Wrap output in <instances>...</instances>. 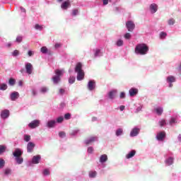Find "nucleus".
I'll list each match as a JSON object with an SVG mask.
<instances>
[{
	"label": "nucleus",
	"instance_id": "obj_18",
	"mask_svg": "<svg viewBox=\"0 0 181 181\" xmlns=\"http://www.w3.org/2000/svg\"><path fill=\"white\" fill-rule=\"evenodd\" d=\"M135 153H136V151L135 150H132L131 152L127 154V159H131V158H134V156H135Z\"/></svg>",
	"mask_w": 181,
	"mask_h": 181
},
{
	"label": "nucleus",
	"instance_id": "obj_5",
	"mask_svg": "<svg viewBox=\"0 0 181 181\" xmlns=\"http://www.w3.org/2000/svg\"><path fill=\"white\" fill-rule=\"evenodd\" d=\"M40 125V121L35 119L31 122L29 124L28 127L29 128H31V129H35V128H37Z\"/></svg>",
	"mask_w": 181,
	"mask_h": 181
},
{
	"label": "nucleus",
	"instance_id": "obj_46",
	"mask_svg": "<svg viewBox=\"0 0 181 181\" xmlns=\"http://www.w3.org/2000/svg\"><path fill=\"white\" fill-rule=\"evenodd\" d=\"M78 14V9H74L72 11V15L73 16H76V15Z\"/></svg>",
	"mask_w": 181,
	"mask_h": 181
},
{
	"label": "nucleus",
	"instance_id": "obj_17",
	"mask_svg": "<svg viewBox=\"0 0 181 181\" xmlns=\"http://www.w3.org/2000/svg\"><path fill=\"white\" fill-rule=\"evenodd\" d=\"M138 134H139V129L134 128L130 132V136H136V135H138Z\"/></svg>",
	"mask_w": 181,
	"mask_h": 181
},
{
	"label": "nucleus",
	"instance_id": "obj_50",
	"mask_svg": "<svg viewBox=\"0 0 181 181\" xmlns=\"http://www.w3.org/2000/svg\"><path fill=\"white\" fill-rule=\"evenodd\" d=\"M64 118H65L66 119H70V118H71V115L70 113H66V114H65V115H64Z\"/></svg>",
	"mask_w": 181,
	"mask_h": 181
},
{
	"label": "nucleus",
	"instance_id": "obj_37",
	"mask_svg": "<svg viewBox=\"0 0 181 181\" xmlns=\"http://www.w3.org/2000/svg\"><path fill=\"white\" fill-rule=\"evenodd\" d=\"M6 147L5 146L1 145L0 146V155H1V153H4V152H5V151H6Z\"/></svg>",
	"mask_w": 181,
	"mask_h": 181
},
{
	"label": "nucleus",
	"instance_id": "obj_32",
	"mask_svg": "<svg viewBox=\"0 0 181 181\" xmlns=\"http://www.w3.org/2000/svg\"><path fill=\"white\" fill-rule=\"evenodd\" d=\"M4 166H5V160L0 158V169L4 168Z\"/></svg>",
	"mask_w": 181,
	"mask_h": 181
},
{
	"label": "nucleus",
	"instance_id": "obj_45",
	"mask_svg": "<svg viewBox=\"0 0 181 181\" xmlns=\"http://www.w3.org/2000/svg\"><path fill=\"white\" fill-rule=\"evenodd\" d=\"M173 124H176V119L175 117H172L170 120V124L173 125Z\"/></svg>",
	"mask_w": 181,
	"mask_h": 181
},
{
	"label": "nucleus",
	"instance_id": "obj_34",
	"mask_svg": "<svg viewBox=\"0 0 181 181\" xmlns=\"http://www.w3.org/2000/svg\"><path fill=\"white\" fill-rule=\"evenodd\" d=\"M50 175V170L49 169H45L43 171V175L44 176H49Z\"/></svg>",
	"mask_w": 181,
	"mask_h": 181
},
{
	"label": "nucleus",
	"instance_id": "obj_27",
	"mask_svg": "<svg viewBox=\"0 0 181 181\" xmlns=\"http://www.w3.org/2000/svg\"><path fill=\"white\" fill-rule=\"evenodd\" d=\"M97 176V171H90L89 172V177H95Z\"/></svg>",
	"mask_w": 181,
	"mask_h": 181
},
{
	"label": "nucleus",
	"instance_id": "obj_47",
	"mask_svg": "<svg viewBox=\"0 0 181 181\" xmlns=\"http://www.w3.org/2000/svg\"><path fill=\"white\" fill-rule=\"evenodd\" d=\"M100 52H101V50H100V49H95V54H94L95 57H98L100 55Z\"/></svg>",
	"mask_w": 181,
	"mask_h": 181
},
{
	"label": "nucleus",
	"instance_id": "obj_2",
	"mask_svg": "<svg viewBox=\"0 0 181 181\" xmlns=\"http://www.w3.org/2000/svg\"><path fill=\"white\" fill-rule=\"evenodd\" d=\"M75 73H77L76 78L78 81H81L84 80V71H83V64L81 62H78L75 67Z\"/></svg>",
	"mask_w": 181,
	"mask_h": 181
},
{
	"label": "nucleus",
	"instance_id": "obj_23",
	"mask_svg": "<svg viewBox=\"0 0 181 181\" xmlns=\"http://www.w3.org/2000/svg\"><path fill=\"white\" fill-rule=\"evenodd\" d=\"M155 111L158 115H160L163 112V107H157L155 109Z\"/></svg>",
	"mask_w": 181,
	"mask_h": 181
},
{
	"label": "nucleus",
	"instance_id": "obj_36",
	"mask_svg": "<svg viewBox=\"0 0 181 181\" xmlns=\"http://www.w3.org/2000/svg\"><path fill=\"white\" fill-rule=\"evenodd\" d=\"M122 129H118L117 131H116V136H119V135H122Z\"/></svg>",
	"mask_w": 181,
	"mask_h": 181
},
{
	"label": "nucleus",
	"instance_id": "obj_9",
	"mask_svg": "<svg viewBox=\"0 0 181 181\" xmlns=\"http://www.w3.org/2000/svg\"><path fill=\"white\" fill-rule=\"evenodd\" d=\"M166 137V133L165 132H160L157 134L156 139L158 141H163V139Z\"/></svg>",
	"mask_w": 181,
	"mask_h": 181
},
{
	"label": "nucleus",
	"instance_id": "obj_1",
	"mask_svg": "<svg viewBox=\"0 0 181 181\" xmlns=\"http://www.w3.org/2000/svg\"><path fill=\"white\" fill-rule=\"evenodd\" d=\"M134 52L136 54H141V56H144L149 52V47L144 43L138 44L135 47Z\"/></svg>",
	"mask_w": 181,
	"mask_h": 181
},
{
	"label": "nucleus",
	"instance_id": "obj_25",
	"mask_svg": "<svg viewBox=\"0 0 181 181\" xmlns=\"http://www.w3.org/2000/svg\"><path fill=\"white\" fill-rule=\"evenodd\" d=\"M15 160L18 165H21L23 162V158L20 157H15Z\"/></svg>",
	"mask_w": 181,
	"mask_h": 181
},
{
	"label": "nucleus",
	"instance_id": "obj_31",
	"mask_svg": "<svg viewBox=\"0 0 181 181\" xmlns=\"http://www.w3.org/2000/svg\"><path fill=\"white\" fill-rule=\"evenodd\" d=\"M47 47H42L40 49V52L41 53H43L44 54H46V53H47Z\"/></svg>",
	"mask_w": 181,
	"mask_h": 181
},
{
	"label": "nucleus",
	"instance_id": "obj_3",
	"mask_svg": "<svg viewBox=\"0 0 181 181\" xmlns=\"http://www.w3.org/2000/svg\"><path fill=\"white\" fill-rule=\"evenodd\" d=\"M55 76L52 78V81L54 84H58L60 81V77L63 76V71L60 69L55 70Z\"/></svg>",
	"mask_w": 181,
	"mask_h": 181
},
{
	"label": "nucleus",
	"instance_id": "obj_58",
	"mask_svg": "<svg viewBox=\"0 0 181 181\" xmlns=\"http://www.w3.org/2000/svg\"><path fill=\"white\" fill-rule=\"evenodd\" d=\"M31 93L32 95H36V90L35 89H32Z\"/></svg>",
	"mask_w": 181,
	"mask_h": 181
},
{
	"label": "nucleus",
	"instance_id": "obj_54",
	"mask_svg": "<svg viewBox=\"0 0 181 181\" xmlns=\"http://www.w3.org/2000/svg\"><path fill=\"white\" fill-rule=\"evenodd\" d=\"M28 54L30 57H32V56H33V54H35V52H33V51H32V50H30V51H28Z\"/></svg>",
	"mask_w": 181,
	"mask_h": 181
},
{
	"label": "nucleus",
	"instance_id": "obj_26",
	"mask_svg": "<svg viewBox=\"0 0 181 181\" xmlns=\"http://www.w3.org/2000/svg\"><path fill=\"white\" fill-rule=\"evenodd\" d=\"M8 88V85H6V83H1L0 85V90H1L2 91H5V90H6Z\"/></svg>",
	"mask_w": 181,
	"mask_h": 181
},
{
	"label": "nucleus",
	"instance_id": "obj_49",
	"mask_svg": "<svg viewBox=\"0 0 181 181\" xmlns=\"http://www.w3.org/2000/svg\"><path fill=\"white\" fill-rule=\"evenodd\" d=\"M175 19H173V18H171V19H170V20H168V25H175Z\"/></svg>",
	"mask_w": 181,
	"mask_h": 181
},
{
	"label": "nucleus",
	"instance_id": "obj_53",
	"mask_svg": "<svg viewBox=\"0 0 181 181\" xmlns=\"http://www.w3.org/2000/svg\"><path fill=\"white\" fill-rule=\"evenodd\" d=\"M4 173H5V175H9V174L11 173V169L6 168V169L4 170Z\"/></svg>",
	"mask_w": 181,
	"mask_h": 181
},
{
	"label": "nucleus",
	"instance_id": "obj_35",
	"mask_svg": "<svg viewBox=\"0 0 181 181\" xmlns=\"http://www.w3.org/2000/svg\"><path fill=\"white\" fill-rule=\"evenodd\" d=\"M15 83H16L15 79H13V78H11L9 79V81H8V84H9L10 86H15Z\"/></svg>",
	"mask_w": 181,
	"mask_h": 181
},
{
	"label": "nucleus",
	"instance_id": "obj_64",
	"mask_svg": "<svg viewBox=\"0 0 181 181\" xmlns=\"http://www.w3.org/2000/svg\"><path fill=\"white\" fill-rule=\"evenodd\" d=\"M180 70H181V64H180Z\"/></svg>",
	"mask_w": 181,
	"mask_h": 181
},
{
	"label": "nucleus",
	"instance_id": "obj_19",
	"mask_svg": "<svg viewBox=\"0 0 181 181\" xmlns=\"http://www.w3.org/2000/svg\"><path fill=\"white\" fill-rule=\"evenodd\" d=\"M107 160H108V157L107 156L106 154L100 156V162L101 163H104L105 162H107Z\"/></svg>",
	"mask_w": 181,
	"mask_h": 181
},
{
	"label": "nucleus",
	"instance_id": "obj_6",
	"mask_svg": "<svg viewBox=\"0 0 181 181\" xmlns=\"http://www.w3.org/2000/svg\"><path fill=\"white\" fill-rule=\"evenodd\" d=\"M25 70L27 74H32V71H33V66L30 63H27L25 64Z\"/></svg>",
	"mask_w": 181,
	"mask_h": 181
},
{
	"label": "nucleus",
	"instance_id": "obj_10",
	"mask_svg": "<svg viewBox=\"0 0 181 181\" xmlns=\"http://www.w3.org/2000/svg\"><path fill=\"white\" fill-rule=\"evenodd\" d=\"M10 98L11 101H16L19 98V93L13 92L10 95Z\"/></svg>",
	"mask_w": 181,
	"mask_h": 181
},
{
	"label": "nucleus",
	"instance_id": "obj_60",
	"mask_svg": "<svg viewBox=\"0 0 181 181\" xmlns=\"http://www.w3.org/2000/svg\"><path fill=\"white\" fill-rule=\"evenodd\" d=\"M20 9H21V11H22L23 12L26 13V9H25V8H23V7H20Z\"/></svg>",
	"mask_w": 181,
	"mask_h": 181
},
{
	"label": "nucleus",
	"instance_id": "obj_8",
	"mask_svg": "<svg viewBox=\"0 0 181 181\" xmlns=\"http://www.w3.org/2000/svg\"><path fill=\"white\" fill-rule=\"evenodd\" d=\"M98 139V138L97 136H92L89 139H87L85 141V144L86 145H90V144H93V142H95V141H97Z\"/></svg>",
	"mask_w": 181,
	"mask_h": 181
},
{
	"label": "nucleus",
	"instance_id": "obj_7",
	"mask_svg": "<svg viewBox=\"0 0 181 181\" xmlns=\"http://www.w3.org/2000/svg\"><path fill=\"white\" fill-rule=\"evenodd\" d=\"M35 146V143L30 141L28 142V145H27V152H28L29 153L33 152V149Z\"/></svg>",
	"mask_w": 181,
	"mask_h": 181
},
{
	"label": "nucleus",
	"instance_id": "obj_48",
	"mask_svg": "<svg viewBox=\"0 0 181 181\" xmlns=\"http://www.w3.org/2000/svg\"><path fill=\"white\" fill-rule=\"evenodd\" d=\"M124 39H127V40L131 39V33H126L124 35Z\"/></svg>",
	"mask_w": 181,
	"mask_h": 181
},
{
	"label": "nucleus",
	"instance_id": "obj_12",
	"mask_svg": "<svg viewBox=\"0 0 181 181\" xmlns=\"http://www.w3.org/2000/svg\"><path fill=\"white\" fill-rule=\"evenodd\" d=\"M88 88L90 91H93L95 88V81H90L88 84Z\"/></svg>",
	"mask_w": 181,
	"mask_h": 181
},
{
	"label": "nucleus",
	"instance_id": "obj_33",
	"mask_svg": "<svg viewBox=\"0 0 181 181\" xmlns=\"http://www.w3.org/2000/svg\"><path fill=\"white\" fill-rule=\"evenodd\" d=\"M76 81V77L74 76H71L69 79V84H73Z\"/></svg>",
	"mask_w": 181,
	"mask_h": 181
},
{
	"label": "nucleus",
	"instance_id": "obj_59",
	"mask_svg": "<svg viewBox=\"0 0 181 181\" xmlns=\"http://www.w3.org/2000/svg\"><path fill=\"white\" fill-rule=\"evenodd\" d=\"M103 5H108V0H103Z\"/></svg>",
	"mask_w": 181,
	"mask_h": 181
},
{
	"label": "nucleus",
	"instance_id": "obj_16",
	"mask_svg": "<svg viewBox=\"0 0 181 181\" xmlns=\"http://www.w3.org/2000/svg\"><path fill=\"white\" fill-rule=\"evenodd\" d=\"M108 95H109V98H110V100H114V98H115V97H117V90H114L109 92Z\"/></svg>",
	"mask_w": 181,
	"mask_h": 181
},
{
	"label": "nucleus",
	"instance_id": "obj_51",
	"mask_svg": "<svg viewBox=\"0 0 181 181\" xmlns=\"http://www.w3.org/2000/svg\"><path fill=\"white\" fill-rule=\"evenodd\" d=\"M93 151H94V148L93 147L88 148V153H93Z\"/></svg>",
	"mask_w": 181,
	"mask_h": 181
},
{
	"label": "nucleus",
	"instance_id": "obj_63",
	"mask_svg": "<svg viewBox=\"0 0 181 181\" xmlns=\"http://www.w3.org/2000/svg\"><path fill=\"white\" fill-rule=\"evenodd\" d=\"M66 104L64 103H61V107H65Z\"/></svg>",
	"mask_w": 181,
	"mask_h": 181
},
{
	"label": "nucleus",
	"instance_id": "obj_55",
	"mask_svg": "<svg viewBox=\"0 0 181 181\" xmlns=\"http://www.w3.org/2000/svg\"><path fill=\"white\" fill-rule=\"evenodd\" d=\"M55 49H59V47H62V44L56 43L54 45Z\"/></svg>",
	"mask_w": 181,
	"mask_h": 181
},
{
	"label": "nucleus",
	"instance_id": "obj_11",
	"mask_svg": "<svg viewBox=\"0 0 181 181\" xmlns=\"http://www.w3.org/2000/svg\"><path fill=\"white\" fill-rule=\"evenodd\" d=\"M1 117L2 119H6V118H8V117H9V110H4L1 111Z\"/></svg>",
	"mask_w": 181,
	"mask_h": 181
},
{
	"label": "nucleus",
	"instance_id": "obj_20",
	"mask_svg": "<svg viewBox=\"0 0 181 181\" xmlns=\"http://www.w3.org/2000/svg\"><path fill=\"white\" fill-rule=\"evenodd\" d=\"M69 6H70V1H69L63 2L61 5L62 9H67Z\"/></svg>",
	"mask_w": 181,
	"mask_h": 181
},
{
	"label": "nucleus",
	"instance_id": "obj_24",
	"mask_svg": "<svg viewBox=\"0 0 181 181\" xmlns=\"http://www.w3.org/2000/svg\"><path fill=\"white\" fill-rule=\"evenodd\" d=\"M165 163L170 166V165L173 164V158L170 157L168 160H165Z\"/></svg>",
	"mask_w": 181,
	"mask_h": 181
},
{
	"label": "nucleus",
	"instance_id": "obj_30",
	"mask_svg": "<svg viewBox=\"0 0 181 181\" xmlns=\"http://www.w3.org/2000/svg\"><path fill=\"white\" fill-rule=\"evenodd\" d=\"M24 141L25 142H29V141H30V135H29V134H24Z\"/></svg>",
	"mask_w": 181,
	"mask_h": 181
},
{
	"label": "nucleus",
	"instance_id": "obj_56",
	"mask_svg": "<svg viewBox=\"0 0 181 181\" xmlns=\"http://www.w3.org/2000/svg\"><path fill=\"white\" fill-rule=\"evenodd\" d=\"M120 98H125V93L124 92L120 93Z\"/></svg>",
	"mask_w": 181,
	"mask_h": 181
},
{
	"label": "nucleus",
	"instance_id": "obj_57",
	"mask_svg": "<svg viewBox=\"0 0 181 181\" xmlns=\"http://www.w3.org/2000/svg\"><path fill=\"white\" fill-rule=\"evenodd\" d=\"M18 86H19L20 87H22V86H23V81H18Z\"/></svg>",
	"mask_w": 181,
	"mask_h": 181
},
{
	"label": "nucleus",
	"instance_id": "obj_21",
	"mask_svg": "<svg viewBox=\"0 0 181 181\" xmlns=\"http://www.w3.org/2000/svg\"><path fill=\"white\" fill-rule=\"evenodd\" d=\"M56 125V120H50L47 122V127L48 128H53Z\"/></svg>",
	"mask_w": 181,
	"mask_h": 181
},
{
	"label": "nucleus",
	"instance_id": "obj_13",
	"mask_svg": "<svg viewBox=\"0 0 181 181\" xmlns=\"http://www.w3.org/2000/svg\"><path fill=\"white\" fill-rule=\"evenodd\" d=\"M150 11L151 13H156L158 11V5L156 4H152L150 5Z\"/></svg>",
	"mask_w": 181,
	"mask_h": 181
},
{
	"label": "nucleus",
	"instance_id": "obj_42",
	"mask_svg": "<svg viewBox=\"0 0 181 181\" xmlns=\"http://www.w3.org/2000/svg\"><path fill=\"white\" fill-rule=\"evenodd\" d=\"M117 46H122L124 45V41L122 40H119L116 42Z\"/></svg>",
	"mask_w": 181,
	"mask_h": 181
},
{
	"label": "nucleus",
	"instance_id": "obj_44",
	"mask_svg": "<svg viewBox=\"0 0 181 181\" xmlns=\"http://www.w3.org/2000/svg\"><path fill=\"white\" fill-rule=\"evenodd\" d=\"M12 55L15 57L16 56H19V50L16 49L12 52Z\"/></svg>",
	"mask_w": 181,
	"mask_h": 181
},
{
	"label": "nucleus",
	"instance_id": "obj_43",
	"mask_svg": "<svg viewBox=\"0 0 181 181\" xmlns=\"http://www.w3.org/2000/svg\"><path fill=\"white\" fill-rule=\"evenodd\" d=\"M159 124H160V127H163V126L166 125V120H165V119H161V120L159 122Z\"/></svg>",
	"mask_w": 181,
	"mask_h": 181
},
{
	"label": "nucleus",
	"instance_id": "obj_14",
	"mask_svg": "<svg viewBox=\"0 0 181 181\" xmlns=\"http://www.w3.org/2000/svg\"><path fill=\"white\" fill-rule=\"evenodd\" d=\"M129 95L130 97H135V95H136L138 94V89L135 88H132L129 91Z\"/></svg>",
	"mask_w": 181,
	"mask_h": 181
},
{
	"label": "nucleus",
	"instance_id": "obj_38",
	"mask_svg": "<svg viewBox=\"0 0 181 181\" xmlns=\"http://www.w3.org/2000/svg\"><path fill=\"white\" fill-rule=\"evenodd\" d=\"M59 138H66V132H59Z\"/></svg>",
	"mask_w": 181,
	"mask_h": 181
},
{
	"label": "nucleus",
	"instance_id": "obj_15",
	"mask_svg": "<svg viewBox=\"0 0 181 181\" xmlns=\"http://www.w3.org/2000/svg\"><path fill=\"white\" fill-rule=\"evenodd\" d=\"M13 155L15 158H19L22 156V151L19 148H16V150L13 153Z\"/></svg>",
	"mask_w": 181,
	"mask_h": 181
},
{
	"label": "nucleus",
	"instance_id": "obj_52",
	"mask_svg": "<svg viewBox=\"0 0 181 181\" xmlns=\"http://www.w3.org/2000/svg\"><path fill=\"white\" fill-rule=\"evenodd\" d=\"M41 93H47V88L46 87H42L40 89Z\"/></svg>",
	"mask_w": 181,
	"mask_h": 181
},
{
	"label": "nucleus",
	"instance_id": "obj_61",
	"mask_svg": "<svg viewBox=\"0 0 181 181\" xmlns=\"http://www.w3.org/2000/svg\"><path fill=\"white\" fill-rule=\"evenodd\" d=\"M60 94H64V89H59Z\"/></svg>",
	"mask_w": 181,
	"mask_h": 181
},
{
	"label": "nucleus",
	"instance_id": "obj_41",
	"mask_svg": "<svg viewBox=\"0 0 181 181\" xmlns=\"http://www.w3.org/2000/svg\"><path fill=\"white\" fill-rule=\"evenodd\" d=\"M168 35V34L165 32H161L160 33V39H165V37H166V36Z\"/></svg>",
	"mask_w": 181,
	"mask_h": 181
},
{
	"label": "nucleus",
	"instance_id": "obj_4",
	"mask_svg": "<svg viewBox=\"0 0 181 181\" xmlns=\"http://www.w3.org/2000/svg\"><path fill=\"white\" fill-rule=\"evenodd\" d=\"M126 27L129 32H134V29H135V23L132 21H127L126 23Z\"/></svg>",
	"mask_w": 181,
	"mask_h": 181
},
{
	"label": "nucleus",
	"instance_id": "obj_40",
	"mask_svg": "<svg viewBox=\"0 0 181 181\" xmlns=\"http://www.w3.org/2000/svg\"><path fill=\"white\" fill-rule=\"evenodd\" d=\"M63 121H64V117H59L57 119V122H58V124H62Z\"/></svg>",
	"mask_w": 181,
	"mask_h": 181
},
{
	"label": "nucleus",
	"instance_id": "obj_28",
	"mask_svg": "<svg viewBox=\"0 0 181 181\" xmlns=\"http://www.w3.org/2000/svg\"><path fill=\"white\" fill-rule=\"evenodd\" d=\"M168 81H169L170 83H175V81H176V79L174 78V76H168L167 78Z\"/></svg>",
	"mask_w": 181,
	"mask_h": 181
},
{
	"label": "nucleus",
	"instance_id": "obj_62",
	"mask_svg": "<svg viewBox=\"0 0 181 181\" xmlns=\"http://www.w3.org/2000/svg\"><path fill=\"white\" fill-rule=\"evenodd\" d=\"M124 110H125V106L124 105L120 106V111H124Z\"/></svg>",
	"mask_w": 181,
	"mask_h": 181
},
{
	"label": "nucleus",
	"instance_id": "obj_22",
	"mask_svg": "<svg viewBox=\"0 0 181 181\" xmlns=\"http://www.w3.org/2000/svg\"><path fill=\"white\" fill-rule=\"evenodd\" d=\"M40 160V156H35L33 157V163L37 164L39 163V161Z\"/></svg>",
	"mask_w": 181,
	"mask_h": 181
},
{
	"label": "nucleus",
	"instance_id": "obj_29",
	"mask_svg": "<svg viewBox=\"0 0 181 181\" xmlns=\"http://www.w3.org/2000/svg\"><path fill=\"white\" fill-rule=\"evenodd\" d=\"M35 29H36L37 30H43V25L35 24Z\"/></svg>",
	"mask_w": 181,
	"mask_h": 181
},
{
	"label": "nucleus",
	"instance_id": "obj_39",
	"mask_svg": "<svg viewBox=\"0 0 181 181\" xmlns=\"http://www.w3.org/2000/svg\"><path fill=\"white\" fill-rule=\"evenodd\" d=\"M22 40H23V37L22 36H18L16 39V42H17V43H21Z\"/></svg>",
	"mask_w": 181,
	"mask_h": 181
}]
</instances>
